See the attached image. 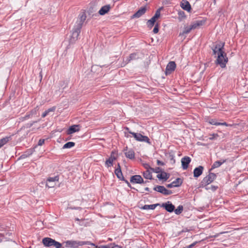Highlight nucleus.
I'll return each mask as SVG.
<instances>
[{"label":"nucleus","instance_id":"obj_1","mask_svg":"<svg viewBox=\"0 0 248 248\" xmlns=\"http://www.w3.org/2000/svg\"><path fill=\"white\" fill-rule=\"evenodd\" d=\"M86 17V15L84 12L79 14L78 18L75 23L72 30V35L70 39V42L71 43H74L78 39V35L80 33L83 24L85 21Z\"/></svg>","mask_w":248,"mask_h":248},{"label":"nucleus","instance_id":"obj_2","mask_svg":"<svg viewBox=\"0 0 248 248\" xmlns=\"http://www.w3.org/2000/svg\"><path fill=\"white\" fill-rule=\"evenodd\" d=\"M64 244L66 248H78L79 246L87 245L89 244V241L67 240L65 241Z\"/></svg>","mask_w":248,"mask_h":248},{"label":"nucleus","instance_id":"obj_3","mask_svg":"<svg viewBox=\"0 0 248 248\" xmlns=\"http://www.w3.org/2000/svg\"><path fill=\"white\" fill-rule=\"evenodd\" d=\"M42 243L46 247H54L56 248H62V244L49 237H45L42 240Z\"/></svg>","mask_w":248,"mask_h":248},{"label":"nucleus","instance_id":"obj_4","mask_svg":"<svg viewBox=\"0 0 248 248\" xmlns=\"http://www.w3.org/2000/svg\"><path fill=\"white\" fill-rule=\"evenodd\" d=\"M228 61V59L226 54L223 51L222 53L220 52V54H218L216 60V63L219 64L221 68H223L226 67Z\"/></svg>","mask_w":248,"mask_h":248},{"label":"nucleus","instance_id":"obj_5","mask_svg":"<svg viewBox=\"0 0 248 248\" xmlns=\"http://www.w3.org/2000/svg\"><path fill=\"white\" fill-rule=\"evenodd\" d=\"M125 129L129 131L128 127H126ZM128 132L132 135L136 140L140 142H145L149 144L150 143V139L147 136H143L140 133L132 132L131 131H128Z\"/></svg>","mask_w":248,"mask_h":248},{"label":"nucleus","instance_id":"obj_6","mask_svg":"<svg viewBox=\"0 0 248 248\" xmlns=\"http://www.w3.org/2000/svg\"><path fill=\"white\" fill-rule=\"evenodd\" d=\"M216 174L214 173L210 172L209 174L203 178L201 182V186L204 187L211 184L216 178Z\"/></svg>","mask_w":248,"mask_h":248},{"label":"nucleus","instance_id":"obj_7","mask_svg":"<svg viewBox=\"0 0 248 248\" xmlns=\"http://www.w3.org/2000/svg\"><path fill=\"white\" fill-rule=\"evenodd\" d=\"M224 45V43H221L217 44L214 47L212 48L213 54L216 55H217V56H218V54H220V52H223L224 51L223 49Z\"/></svg>","mask_w":248,"mask_h":248},{"label":"nucleus","instance_id":"obj_8","mask_svg":"<svg viewBox=\"0 0 248 248\" xmlns=\"http://www.w3.org/2000/svg\"><path fill=\"white\" fill-rule=\"evenodd\" d=\"M154 190L163 194L165 195H169L172 194V191L167 189L164 186H157L154 188Z\"/></svg>","mask_w":248,"mask_h":248},{"label":"nucleus","instance_id":"obj_9","mask_svg":"<svg viewBox=\"0 0 248 248\" xmlns=\"http://www.w3.org/2000/svg\"><path fill=\"white\" fill-rule=\"evenodd\" d=\"M59 181L58 176H55L54 177H49L46 180V186L48 188H52L54 187L56 183Z\"/></svg>","mask_w":248,"mask_h":248},{"label":"nucleus","instance_id":"obj_10","mask_svg":"<svg viewBox=\"0 0 248 248\" xmlns=\"http://www.w3.org/2000/svg\"><path fill=\"white\" fill-rule=\"evenodd\" d=\"M176 68V64L174 62L171 61L168 63L166 68V75H169L174 71Z\"/></svg>","mask_w":248,"mask_h":248},{"label":"nucleus","instance_id":"obj_11","mask_svg":"<svg viewBox=\"0 0 248 248\" xmlns=\"http://www.w3.org/2000/svg\"><path fill=\"white\" fill-rule=\"evenodd\" d=\"M130 182L133 184H141L143 183L144 180L142 177L140 175H135L131 177Z\"/></svg>","mask_w":248,"mask_h":248},{"label":"nucleus","instance_id":"obj_12","mask_svg":"<svg viewBox=\"0 0 248 248\" xmlns=\"http://www.w3.org/2000/svg\"><path fill=\"white\" fill-rule=\"evenodd\" d=\"M161 206L164 208L167 211L170 213L173 212L175 209V206L170 201L163 203Z\"/></svg>","mask_w":248,"mask_h":248},{"label":"nucleus","instance_id":"obj_13","mask_svg":"<svg viewBox=\"0 0 248 248\" xmlns=\"http://www.w3.org/2000/svg\"><path fill=\"white\" fill-rule=\"evenodd\" d=\"M191 160V158L187 156H186L181 159L182 166L184 170L187 169Z\"/></svg>","mask_w":248,"mask_h":248},{"label":"nucleus","instance_id":"obj_14","mask_svg":"<svg viewBox=\"0 0 248 248\" xmlns=\"http://www.w3.org/2000/svg\"><path fill=\"white\" fill-rule=\"evenodd\" d=\"M80 126L79 124H74L70 126L67 131L68 135L72 134L80 130Z\"/></svg>","mask_w":248,"mask_h":248},{"label":"nucleus","instance_id":"obj_15","mask_svg":"<svg viewBox=\"0 0 248 248\" xmlns=\"http://www.w3.org/2000/svg\"><path fill=\"white\" fill-rule=\"evenodd\" d=\"M180 6L183 10L188 12H189L191 9L189 2L186 0H182L181 2Z\"/></svg>","mask_w":248,"mask_h":248},{"label":"nucleus","instance_id":"obj_16","mask_svg":"<svg viewBox=\"0 0 248 248\" xmlns=\"http://www.w3.org/2000/svg\"><path fill=\"white\" fill-rule=\"evenodd\" d=\"M140 58V54L139 53H138V52L133 53L131 54L129 56V57H128L126 58V59L125 60V62H126V63H127L131 61L137 60V59H139Z\"/></svg>","mask_w":248,"mask_h":248},{"label":"nucleus","instance_id":"obj_17","mask_svg":"<svg viewBox=\"0 0 248 248\" xmlns=\"http://www.w3.org/2000/svg\"><path fill=\"white\" fill-rule=\"evenodd\" d=\"M116 159V157L113 155V152H112L110 156L105 162L106 166L107 167L112 166L113 162Z\"/></svg>","mask_w":248,"mask_h":248},{"label":"nucleus","instance_id":"obj_18","mask_svg":"<svg viewBox=\"0 0 248 248\" xmlns=\"http://www.w3.org/2000/svg\"><path fill=\"white\" fill-rule=\"evenodd\" d=\"M203 170V167L202 166L196 168L193 171L194 177L196 178L199 177L202 174Z\"/></svg>","mask_w":248,"mask_h":248},{"label":"nucleus","instance_id":"obj_19","mask_svg":"<svg viewBox=\"0 0 248 248\" xmlns=\"http://www.w3.org/2000/svg\"><path fill=\"white\" fill-rule=\"evenodd\" d=\"M124 151H126V152H124V155L127 158H128L131 159H134L135 158V153L133 150L130 149L127 150V147H126L124 149Z\"/></svg>","mask_w":248,"mask_h":248},{"label":"nucleus","instance_id":"obj_20","mask_svg":"<svg viewBox=\"0 0 248 248\" xmlns=\"http://www.w3.org/2000/svg\"><path fill=\"white\" fill-rule=\"evenodd\" d=\"M118 167L115 170V173L118 179L121 180L125 181L123 175L119 164H118Z\"/></svg>","mask_w":248,"mask_h":248},{"label":"nucleus","instance_id":"obj_21","mask_svg":"<svg viewBox=\"0 0 248 248\" xmlns=\"http://www.w3.org/2000/svg\"><path fill=\"white\" fill-rule=\"evenodd\" d=\"M110 9V6L109 5H106L101 7L98 12V13L100 15H104L107 13Z\"/></svg>","mask_w":248,"mask_h":248},{"label":"nucleus","instance_id":"obj_22","mask_svg":"<svg viewBox=\"0 0 248 248\" xmlns=\"http://www.w3.org/2000/svg\"><path fill=\"white\" fill-rule=\"evenodd\" d=\"M146 10V9L145 7L141 8L133 15V17L135 18H139L140 17L145 13Z\"/></svg>","mask_w":248,"mask_h":248},{"label":"nucleus","instance_id":"obj_23","mask_svg":"<svg viewBox=\"0 0 248 248\" xmlns=\"http://www.w3.org/2000/svg\"><path fill=\"white\" fill-rule=\"evenodd\" d=\"M170 177V175L164 171H161L160 174H158L157 175V178L159 180H164L166 181L168 179H169Z\"/></svg>","mask_w":248,"mask_h":248},{"label":"nucleus","instance_id":"obj_24","mask_svg":"<svg viewBox=\"0 0 248 248\" xmlns=\"http://www.w3.org/2000/svg\"><path fill=\"white\" fill-rule=\"evenodd\" d=\"M205 23V21L204 20H197L194 22H193L191 25V27L193 29H195L196 28H197L198 27L201 26H202Z\"/></svg>","mask_w":248,"mask_h":248},{"label":"nucleus","instance_id":"obj_25","mask_svg":"<svg viewBox=\"0 0 248 248\" xmlns=\"http://www.w3.org/2000/svg\"><path fill=\"white\" fill-rule=\"evenodd\" d=\"M159 205V203L150 205L145 204L143 206L141 207V209L143 210H154Z\"/></svg>","mask_w":248,"mask_h":248},{"label":"nucleus","instance_id":"obj_26","mask_svg":"<svg viewBox=\"0 0 248 248\" xmlns=\"http://www.w3.org/2000/svg\"><path fill=\"white\" fill-rule=\"evenodd\" d=\"M226 162V160H223L221 161H215L213 165L212 166L211 169L210 170H213L215 168H218L220 167L222 164H223L224 163Z\"/></svg>","mask_w":248,"mask_h":248},{"label":"nucleus","instance_id":"obj_27","mask_svg":"<svg viewBox=\"0 0 248 248\" xmlns=\"http://www.w3.org/2000/svg\"><path fill=\"white\" fill-rule=\"evenodd\" d=\"M143 177L147 179H152V175L151 170H146L143 172Z\"/></svg>","mask_w":248,"mask_h":248},{"label":"nucleus","instance_id":"obj_28","mask_svg":"<svg viewBox=\"0 0 248 248\" xmlns=\"http://www.w3.org/2000/svg\"><path fill=\"white\" fill-rule=\"evenodd\" d=\"M172 183L175 187H179L182 185L183 181L181 178H178L173 181Z\"/></svg>","mask_w":248,"mask_h":248},{"label":"nucleus","instance_id":"obj_29","mask_svg":"<svg viewBox=\"0 0 248 248\" xmlns=\"http://www.w3.org/2000/svg\"><path fill=\"white\" fill-rule=\"evenodd\" d=\"M192 30L191 26H185L184 29V31L183 32L181 33H180V35H183L184 34H187L190 32V31Z\"/></svg>","mask_w":248,"mask_h":248},{"label":"nucleus","instance_id":"obj_30","mask_svg":"<svg viewBox=\"0 0 248 248\" xmlns=\"http://www.w3.org/2000/svg\"><path fill=\"white\" fill-rule=\"evenodd\" d=\"M75 145V143L74 142H68L64 144L62 148L63 149H67V148H70L73 147H74Z\"/></svg>","mask_w":248,"mask_h":248},{"label":"nucleus","instance_id":"obj_31","mask_svg":"<svg viewBox=\"0 0 248 248\" xmlns=\"http://www.w3.org/2000/svg\"><path fill=\"white\" fill-rule=\"evenodd\" d=\"M183 211V206L180 205L177 208L173 211L175 214L180 215Z\"/></svg>","mask_w":248,"mask_h":248},{"label":"nucleus","instance_id":"obj_32","mask_svg":"<svg viewBox=\"0 0 248 248\" xmlns=\"http://www.w3.org/2000/svg\"><path fill=\"white\" fill-rule=\"evenodd\" d=\"M34 152V149H30L28 150H27L23 155L22 156L23 157H26L30 156Z\"/></svg>","mask_w":248,"mask_h":248},{"label":"nucleus","instance_id":"obj_33","mask_svg":"<svg viewBox=\"0 0 248 248\" xmlns=\"http://www.w3.org/2000/svg\"><path fill=\"white\" fill-rule=\"evenodd\" d=\"M10 137H6L0 140V144L3 146L9 140Z\"/></svg>","mask_w":248,"mask_h":248},{"label":"nucleus","instance_id":"obj_34","mask_svg":"<svg viewBox=\"0 0 248 248\" xmlns=\"http://www.w3.org/2000/svg\"><path fill=\"white\" fill-rule=\"evenodd\" d=\"M87 245H91L92 247H93V248H108V245L97 246H95L94 244L92 243L90 241H89V244H87Z\"/></svg>","mask_w":248,"mask_h":248},{"label":"nucleus","instance_id":"obj_35","mask_svg":"<svg viewBox=\"0 0 248 248\" xmlns=\"http://www.w3.org/2000/svg\"><path fill=\"white\" fill-rule=\"evenodd\" d=\"M156 19L152 17L150 19H149L147 22V25L149 27H153L155 22Z\"/></svg>","mask_w":248,"mask_h":248},{"label":"nucleus","instance_id":"obj_36","mask_svg":"<svg viewBox=\"0 0 248 248\" xmlns=\"http://www.w3.org/2000/svg\"><path fill=\"white\" fill-rule=\"evenodd\" d=\"M39 110V108L37 106L36 107H35V108H34L33 109H32V110H31L30 112H29L30 113V114L31 115V116H32L33 115H35L37 113V112Z\"/></svg>","mask_w":248,"mask_h":248},{"label":"nucleus","instance_id":"obj_37","mask_svg":"<svg viewBox=\"0 0 248 248\" xmlns=\"http://www.w3.org/2000/svg\"><path fill=\"white\" fill-rule=\"evenodd\" d=\"M162 9V7L156 10V11L155 12V15L153 17L154 18H155V19L158 18L160 16V10Z\"/></svg>","mask_w":248,"mask_h":248},{"label":"nucleus","instance_id":"obj_38","mask_svg":"<svg viewBox=\"0 0 248 248\" xmlns=\"http://www.w3.org/2000/svg\"><path fill=\"white\" fill-rule=\"evenodd\" d=\"M108 248H122V247L115 243H111L108 245Z\"/></svg>","mask_w":248,"mask_h":248},{"label":"nucleus","instance_id":"obj_39","mask_svg":"<svg viewBox=\"0 0 248 248\" xmlns=\"http://www.w3.org/2000/svg\"><path fill=\"white\" fill-rule=\"evenodd\" d=\"M152 172H154L156 173H159L162 171V169L160 167H156L155 168H152Z\"/></svg>","mask_w":248,"mask_h":248},{"label":"nucleus","instance_id":"obj_40","mask_svg":"<svg viewBox=\"0 0 248 248\" xmlns=\"http://www.w3.org/2000/svg\"><path fill=\"white\" fill-rule=\"evenodd\" d=\"M218 137V135L217 134H212L210 135V137L209 138V139L210 140H213L215 139H216Z\"/></svg>","mask_w":248,"mask_h":248},{"label":"nucleus","instance_id":"obj_41","mask_svg":"<svg viewBox=\"0 0 248 248\" xmlns=\"http://www.w3.org/2000/svg\"><path fill=\"white\" fill-rule=\"evenodd\" d=\"M31 117V115L30 114L29 112H28L26 113V115L24 117H22L21 119L22 121H24V120H28Z\"/></svg>","mask_w":248,"mask_h":248},{"label":"nucleus","instance_id":"obj_42","mask_svg":"<svg viewBox=\"0 0 248 248\" xmlns=\"http://www.w3.org/2000/svg\"><path fill=\"white\" fill-rule=\"evenodd\" d=\"M209 123L211 124H213V125H218V124L219 123L218 122H217L216 121V120L215 119H211L209 121Z\"/></svg>","mask_w":248,"mask_h":248},{"label":"nucleus","instance_id":"obj_43","mask_svg":"<svg viewBox=\"0 0 248 248\" xmlns=\"http://www.w3.org/2000/svg\"><path fill=\"white\" fill-rule=\"evenodd\" d=\"M158 30H159V29H158V25H156L155 26L153 31L154 32V33H157L158 32Z\"/></svg>","mask_w":248,"mask_h":248},{"label":"nucleus","instance_id":"obj_44","mask_svg":"<svg viewBox=\"0 0 248 248\" xmlns=\"http://www.w3.org/2000/svg\"><path fill=\"white\" fill-rule=\"evenodd\" d=\"M197 243V241L194 242V243H193L191 245H190L189 246H186V247H184V248H192L193 247H194L196 245V244Z\"/></svg>","mask_w":248,"mask_h":248},{"label":"nucleus","instance_id":"obj_45","mask_svg":"<svg viewBox=\"0 0 248 248\" xmlns=\"http://www.w3.org/2000/svg\"><path fill=\"white\" fill-rule=\"evenodd\" d=\"M144 167L146 169V170H152V168L148 164H144Z\"/></svg>","mask_w":248,"mask_h":248},{"label":"nucleus","instance_id":"obj_46","mask_svg":"<svg viewBox=\"0 0 248 248\" xmlns=\"http://www.w3.org/2000/svg\"><path fill=\"white\" fill-rule=\"evenodd\" d=\"M45 142V140L44 139H40L38 142V145L39 146H42Z\"/></svg>","mask_w":248,"mask_h":248},{"label":"nucleus","instance_id":"obj_47","mask_svg":"<svg viewBox=\"0 0 248 248\" xmlns=\"http://www.w3.org/2000/svg\"><path fill=\"white\" fill-rule=\"evenodd\" d=\"M60 85L62 87L63 86H64L63 88H62V90H63L67 86V83H66L65 81H62V82H61L60 83Z\"/></svg>","mask_w":248,"mask_h":248},{"label":"nucleus","instance_id":"obj_48","mask_svg":"<svg viewBox=\"0 0 248 248\" xmlns=\"http://www.w3.org/2000/svg\"><path fill=\"white\" fill-rule=\"evenodd\" d=\"M157 165L163 166L164 165V163L159 160H157Z\"/></svg>","mask_w":248,"mask_h":248},{"label":"nucleus","instance_id":"obj_49","mask_svg":"<svg viewBox=\"0 0 248 248\" xmlns=\"http://www.w3.org/2000/svg\"><path fill=\"white\" fill-rule=\"evenodd\" d=\"M178 15H179V16H181L182 17L183 16H184V17L186 16L185 15L184 12L182 11L178 12Z\"/></svg>","mask_w":248,"mask_h":248},{"label":"nucleus","instance_id":"obj_50","mask_svg":"<svg viewBox=\"0 0 248 248\" xmlns=\"http://www.w3.org/2000/svg\"><path fill=\"white\" fill-rule=\"evenodd\" d=\"M48 113H49V112H48V111H47V110L45 111V112L42 114V117H43V118L45 117L46 116H47V115H48Z\"/></svg>","mask_w":248,"mask_h":248},{"label":"nucleus","instance_id":"obj_51","mask_svg":"<svg viewBox=\"0 0 248 248\" xmlns=\"http://www.w3.org/2000/svg\"><path fill=\"white\" fill-rule=\"evenodd\" d=\"M167 187H168V188H172V187H175L174 185L173 184V183L172 182L170 184H168L167 185Z\"/></svg>","mask_w":248,"mask_h":248},{"label":"nucleus","instance_id":"obj_52","mask_svg":"<svg viewBox=\"0 0 248 248\" xmlns=\"http://www.w3.org/2000/svg\"><path fill=\"white\" fill-rule=\"evenodd\" d=\"M218 125H225V126H229V124L226 123V122L224 123H219L218 124Z\"/></svg>","mask_w":248,"mask_h":248},{"label":"nucleus","instance_id":"obj_53","mask_svg":"<svg viewBox=\"0 0 248 248\" xmlns=\"http://www.w3.org/2000/svg\"><path fill=\"white\" fill-rule=\"evenodd\" d=\"M224 233V232H221L220 233L216 234V235H215L213 236H211V237H214V238L217 237L219 236L220 234Z\"/></svg>","mask_w":248,"mask_h":248},{"label":"nucleus","instance_id":"obj_54","mask_svg":"<svg viewBox=\"0 0 248 248\" xmlns=\"http://www.w3.org/2000/svg\"><path fill=\"white\" fill-rule=\"evenodd\" d=\"M54 110H55V108H50L46 110L48 111V112H49L50 111H53Z\"/></svg>","mask_w":248,"mask_h":248},{"label":"nucleus","instance_id":"obj_55","mask_svg":"<svg viewBox=\"0 0 248 248\" xmlns=\"http://www.w3.org/2000/svg\"><path fill=\"white\" fill-rule=\"evenodd\" d=\"M145 190L146 191H149L150 189H149V188H148V187H145Z\"/></svg>","mask_w":248,"mask_h":248},{"label":"nucleus","instance_id":"obj_56","mask_svg":"<svg viewBox=\"0 0 248 248\" xmlns=\"http://www.w3.org/2000/svg\"><path fill=\"white\" fill-rule=\"evenodd\" d=\"M125 182L128 184V186H129V182L127 180H125Z\"/></svg>","mask_w":248,"mask_h":248},{"label":"nucleus","instance_id":"obj_57","mask_svg":"<svg viewBox=\"0 0 248 248\" xmlns=\"http://www.w3.org/2000/svg\"><path fill=\"white\" fill-rule=\"evenodd\" d=\"M232 124H229V126H232Z\"/></svg>","mask_w":248,"mask_h":248},{"label":"nucleus","instance_id":"obj_58","mask_svg":"<svg viewBox=\"0 0 248 248\" xmlns=\"http://www.w3.org/2000/svg\"><path fill=\"white\" fill-rule=\"evenodd\" d=\"M90 246L89 247V248H93V247H92L91 245H90Z\"/></svg>","mask_w":248,"mask_h":248},{"label":"nucleus","instance_id":"obj_59","mask_svg":"<svg viewBox=\"0 0 248 248\" xmlns=\"http://www.w3.org/2000/svg\"><path fill=\"white\" fill-rule=\"evenodd\" d=\"M2 147L1 145L0 144V148Z\"/></svg>","mask_w":248,"mask_h":248},{"label":"nucleus","instance_id":"obj_60","mask_svg":"<svg viewBox=\"0 0 248 248\" xmlns=\"http://www.w3.org/2000/svg\"><path fill=\"white\" fill-rule=\"evenodd\" d=\"M145 1H147V0H145Z\"/></svg>","mask_w":248,"mask_h":248}]
</instances>
